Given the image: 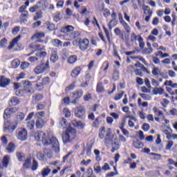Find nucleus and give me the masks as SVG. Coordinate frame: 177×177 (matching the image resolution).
I'll return each mask as SVG.
<instances>
[{"label": "nucleus", "instance_id": "obj_9", "mask_svg": "<svg viewBox=\"0 0 177 177\" xmlns=\"http://www.w3.org/2000/svg\"><path fill=\"white\" fill-rule=\"evenodd\" d=\"M80 50H86L89 48V39H81L80 44L79 45Z\"/></svg>", "mask_w": 177, "mask_h": 177}, {"label": "nucleus", "instance_id": "obj_64", "mask_svg": "<svg viewBox=\"0 0 177 177\" xmlns=\"http://www.w3.org/2000/svg\"><path fill=\"white\" fill-rule=\"evenodd\" d=\"M159 72H160V68H153L152 70V74H153V75H155L156 77H157V75H158Z\"/></svg>", "mask_w": 177, "mask_h": 177}, {"label": "nucleus", "instance_id": "obj_56", "mask_svg": "<svg viewBox=\"0 0 177 177\" xmlns=\"http://www.w3.org/2000/svg\"><path fill=\"white\" fill-rule=\"evenodd\" d=\"M138 41L139 42L140 48L141 49H143V48H145V42L143 41V37H139Z\"/></svg>", "mask_w": 177, "mask_h": 177}, {"label": "nucleus", "instance_id": "obj_45", "mask_svg": "<svg viewBox=\"0 0 177 177\" xmlns=\"http://www.w3.org/2000/svg\"><path fill=\"white\" fill-rule=\"evenodd\" d=\"M34 99H35V103H38V102H41V100L44 99V96L41 94H38L34 97Z\"/></svg>", "mask_w": 177, "mask_h": 177}, {"label": "nucleus", "instance_id": "obj_52", "mask_svg": "<svg viewBox=\"0 0 177 177\" xmlns=\"http://www.w3.org/2000/svg\"><path fill=\"white\" fill-rule=\"evenodd\" d=\"M12 66L14 67V68H17V67L20 66V61L17 59L12 61Z\"/></svg>", "mask_w": 177, "mask_h": 177}, {"label": "nucleus", "instance_id": "obj_44", "mask_svg": "<svg viewBox=\"0 0 177 177\" xmlns=\"http://www.w3.org/2000/svg\"><path fill=\"white\" fill-rule=\"evenodd\" d=\"M43 151L44 154H46L47 157H48V158H50L53 156V154L52 153V151L46 148H44Z\"/></svg>", "mask_w": 177, "mask_h": 177}, {"label": "nucleus", "instance_id": "obj_4", "mask_svg": "<svg viewBox=\"0 0 177 177\" xmlns=\"http://www.w3.org/2000/svg\"><path fill=\"white\" fill-rule=\"evenodd\" d=\"M17 128V121H14L10 122L9 121H6L4 122L3 129L5 132H10L12 133L15 129Z\"/></svg>", "mask_w": 177, "mask_h": 177}, {"label": "nucleus", "instance_id": "obj_12", "mask_svg": "<svg viewBox=\"0 0 177 177\" xmlns=\"http://www.w3.org/2000/svg\"><path fill=\"white\" fill-rule=\"evenodd\" d=\"M110 145L112 146V149L111 151V153H114L115 151H117L118 149H120V145H118V139H117V138L110 141Z\"/></svg>", "mask_w": 177, "mask_h": 177}, {"label": "nucleus", "instance_id": "obj_18", "mask_svg": "<svg viewBox=\"0 0 177 177\" xmlns=\"http://www.w3.org/2000/svg\"><path fill=\"white\" fill-rule=\"evenodd\" d=\"M111 17H112V20L110 21V22L109 24V30H111V28H113V27H114V26H115V23H116L115 19H117V14H115V12L112 13ZM111 23H113V24L112 25Z\"/></svg>", "mask_w": 177, "mask_h": 177}, {"label": "nucleus", "instance_id": "obj_11", "mask_svg": "<svg viewBox=\"0 0 177 177\" xmlns=\"http://www.w3.org/2000/svg\"><path fill=\"white\" fill-rule=\"evenodd\" d=\"M84 115H85V107L84 106L77 107V111L75 112V117H77V118H84Z\"/></svg>", "mask_w": 177, "mask_h": 177}, {"label": "nucleus", "instance_id": "obj_20", "mask_svg": "<svg viewBox=\"0 0 177 177\" xmlns=\"http://www.w3.org/2000/svg\"><path fill=\"white\" fill-rule=\"evenodd\" d=\"M80 73H81V67L77 66L71 72V75L73 78H77L80 75Z\"/></svg>", "mask_w": 177, "mask_h": 177}, {"label": "nucleus", "instance_id": "obj_13", "mask_svg": "<svg viewBox=\"0 0 177 177\" xmlns=\"http://www.w3.org/2000/svg\"><path fill=\"white\" fill-rule=\"evenodd\" d=\"M106 136H105V143L106 146H110V142L113 140V138H111V129H108L106 131Z\"/></svg>", "mask_w": 177, "mask_h": 177}, {"label": "nucleus", "instance_id": "obj_40", "mask_svg": "<svg viewBox=\"0 0 177 177\" xmlns=\"http://www.w3.org/2000/svg\"><path fill=\"white\" fill-rule=\"evenodd\" d=\"M102 167L99 165V163H97L94 165V171L96 172L97 174H100L102 172Z\"/></svg>", "mask_w": 177, "mask_h": 177}, {"label": "nucleus", "instance_id": "obj_51", "mask_svg": "<svg viewBox=\"0 0 177 177\" xmlns=\"http://www.w3.org/2000/svg\"><path fill=\"white\" fill-rule=\"evenodd\" d=\"M38 9H39V6H37V5H35L34 6L32 7H30L29 8V11L31 12V13H35V12H37V10H38Z\"/></svg>", "mask_w": 177, "mask_h": 177}, {"label": "nucleus", "instance_id": "obj_42", "mask_svg": "<svg viewBox=\"0 0 177 177\" xmlns=\"http://www.w3.org/2000/svg\"><path fill=\"white\" fill-rule=\"evenodd\" d=\"M139 37H142L140 35H136L135 34V32H133V33H131V41L134 42V41H136V39H137V41H138Z\"/></svg>", "mask_w": 177, "mask_h": 177}, {"label": "nucleus", "instance_id": "obj_24", "mask_svg": "<svg viewBox=\"0 0 177 177\" xmlns=\"http://www.w3.org/2000/svg\"><path fill=\"white\" fill-rule=\"evenodd\" d=\"M6 150L9 154H10V153H13V151H15V150H16V145H15V144L10 142L7 146Z\"/></svg>", "mask_w": 177, "mask_h": 177}, {"label": "nucleus", "instance_id": "obj_17", "mask_svg": "<svg viewBox=\"0 0 177 177\" xmlns=\"http://www.w3.org/2000/svg\"><path fill=\"white\" fill-rule=\"evenodd\" d=\"M46 55H47L46 52L43 51L42 49H41V50H37L35 56H37L38 60H39L41 59H45V57H46Z\"/></svg>", "mask_w": 177, "mask_h": 177}, {"label": "nucleus", "instance_id": "obj_33", "mask_svg": "<svg viewBox=\"0 0 177 177\" xmlns=\"http://www.w3.org/2000/svg\"><path fill=\"white\" fill-rule=\"evenodd\" d=\"M153 95H162L164 90L162 88H156L153 90Z\"/></svg>", "mask_w": 177, "mask_h": 177}, {"label": "nucleus", "instance_id": "obj_3", "mask_svg": "<svg viewBox=\"0 0 177 177\" xmlns=\"http://www.w3.org/2000/svg\"><path fill=\"white\" fill-rule=\"evenodd\" d=\"M44 117H45L44 111H40L35 113V118L36 119L35 127L37 129H42L44 127V125H45V121L44 120V119H42Z\"/></svg>", "mask_w": 177, "mask_h": 177}, {"label": "nucleus", "instance_id": "obj_35", "mask_svg": "<svg viewBox=\"0 0 177 177\" xmlns=\"http://www.w3.org/2000/svg\"><path fill=\"white\" fill-rule=\"evenodd\" d=\"M17 157L19 161H24L26 160V155L23 152H17Z\"/></svg>", "mask_w": 177, "mask_h": 177}, {"label": "nucleus", "instance_id": "obj_25", "mask_svg": "<svg viewBox=\"0 0 177 177\" xmlns=\"http://www.w3.org/2000/svg\"><path fill=\"white\" fill-rule=\"evenodd\" d=\"M19 103H20L19 98H17V97H12L9 102V105L10 106H17V104H19Z\"/></svg>", "mask_w": 177, "mask_h": 177}, {"label": "nucleus", "instance_id": "obj_34", "mask_svg": "<svg viewBox=\"0 0 177 177\" xmlns=\"http://www.w3.org/2000/svg\"><path fill=\"white\" fill-rule=\"evenodd\" d=\"M68 35L71 39H74L75 38H78V37H80V32L74 31L73 32L68 33Z\"/></svg>", "mask_w": 177, "mask_h": 177}, {"label": "nucleus", "instance_id": "obj_16", "mask_svg": "<svg viewBox=\"0 0 177 177\" xmlns=\"http://www.w3.org/2000/svg\"><path fill=\"white\" fill-rule=\"evenodd\" d=\"M20 38H21V35H18L17 37L14 38L12 42L10 43V44L8 46V49L9 50H11V49H13V47L15 46V45H16V44H17L19 41H20Z\"/></svg>", "mask_w": 177, "mask_h": 177}, {"label": "nucleus", "instance_id": "obj_57", "mask_svg": "<svg viewBox=\"0 0 177 177\" xmlns=\"http://www.w3.org/2000/svg\"><path fill=\"white\" fill-rule=\"evenodd\" d=\"M99 125H100V122H99V118H97L92 124V127H93V128H99Z\"/></svg>", "mask_w": 177, "mask_h": 177}, {"label": "nucleus", "instance_id": "obj_61", "mask_svg": "<svg viewBox=\"0 0 177 177\" xmlns=\"http://www.w3.org/2000/svg\"><path fill=\"white\" fill-rule=\"evenodd\" d=\"M172 146H174V141H168L167 145H166V150H171Z\"/></svg>", "mask_w": 177, "mask_h": 177}, {"label": "nucleus", "instance_id": "obj_60", "mask_svg": "<svg viewBox=\"0 0 177 177\" xmlns=\"http://www.w3.org/2000/svg\"><path fill=\"white\" fill-rule=\"evenodd\" d=\"M30 164H31V159L30 158H27L25 160V162L24 163V168H28V167H30Z\"/></svg>", "mask_w": 177, "mask_h": 177}, {"label": "nucleus", "instance_id": "obj_26", "mask_svg": "<svg viewBox=\"0 0 177 177\" xmlns=\"http://www.w3.org/2000/svg\"><path fill=\"white\" fill-rule=\"evenodd\" d=\"M100 12H104V16H105V17H107L111 15L110 10L107 8H104V4L101 5V8H100Z\"/></svg>", "mask_w": 177, "mask_h": 177}, {"label": "nucleus", "instance_id": "obj_50", "mask_svg": "<svg viewBox=\"0 0 177 177\" xmlns=\"http://www.w3.org/2000/svg\"><path fill=\"white\" fill-rule=\"evenodd\" d=\"M64 113L66 118H70V117L71 116V113L67 108L64 109Z\"/></svg>", "mask_w": 177, "mask_h": 177}, {"label": "nucleus", "instance_id": "obj_37", "mask_svg": "<svg viewBox=\"0 0 177 177\" xmlns=\"http://www.w3.org/2000/svg\"><path fill=\"white\" fill-rule=\"evenodd\" d=\"M26 127L29 129H32L34 128V127H35V121H34V120L28 121L26 123Z\"/></svg>", "mask_w": 177, "mask_h": 177}, {"label": "nucleus", "instance_id": "obj_55", "mask_svg": "<svg viewBox=\"0 0 177 177\" xmlns=\"http://www.w3.org/2000/svg\"><path fill=\"white\" fill-rule=\"evenodd\" d=\"M44 85H45L43 82H39L36 84V89L37 91H42L44 89Z\"/></svg>", "mask_w": 177, "mask_h": 177}, {"label": "nucleus", "instance_id": "obj_39", "mask_svg": "<svg viewBox=\"0 0 177 177\" xmlns=\"http://www.w3.org/2000/svg\"><path fill=\"white\" fill-rule=\"evenodd\" d=\"M39 19H42V11H37L36 12V15L34 17L33 20L37 21V20H39Z\"/></svg>", "mask_w": 177, "mask_h": 177}, {"label": "nucleus", "instance_id": "obj_28", "mask_svg": "<svg viewBox=\"0 0 177 177\" xmlns=\"http://www.w3.org/2000/svg\"><path fill=\"white\" fill-rule=\"evenodd\" d=\"M133 145L135 147V149H142L145 145L142 144V142H140L139 140H136L133 141Z\"/></svg>", "mask_w": 177, "mask_h": 177}, {"label": "nucleus", "instance_id": "obj_32", "mask_svg": "<svg viewBox=\"0 0 177 177\" xmlns=\"http://www.w3.org/2000/svg\"><path fill=\"white\" fill-rule=\"evenodd\" d=\"M53 46H55V48H59V46H62V42L59 39H55L52 41Z\"/></svg>", "mask_w": 177, "mask_h": 177}, {"label": "nucleus", "instance_id": "obj_8", "mask_svg": "<svg viewBox=\"0 0 177 177\" xmlns=\"http://www.w3.org/2000/svg\"><path fill=\"white\" fill-rule=\"evenodd\" d=\"M15 113H17V108H8L4 111L3 118H5V120H6V118H9V117H10L12 114H15Z\"/></svg>", "mask_w": 177, "mask_h": 177}, {"label": "nucleus", "instance_id": "obj_59", "mask_svg": "<svg viewBox=\"0 0 177 177\" xmlns=\"http://www.w3.org/2000/svg\"><path fill=\"white\" fill-rule=\"evenodd\" d=\"M105 133H106V130H105L104 127H102L101 131L99 134L100 139H103L104 138Z\"/></svg>", "mask_w": 177, "mask_h": 177}, {"label": "nucleus", "instance_id": "obj_10", "mask_svg": "<svg viewBox=\"0 0 177 177\" xmlns=\"http://www.w3.org/2000/svg\"><path fill=\"white\" fill-rule=\"evenodd\" d=\"M22 83L24 88H28V90L26 88L24 89V93H31V90H30V88L32 86V83L28 80H23Z\"/></svg>", "mask_w": 177, "mask_h": 177}, {"label": "nucleus", "instance_id": "obj_58", "mask_svg": "<svg viewBox=\"0 0 177 177\" xmlns=\"http://www.w3.org/2000/svg\"><path fill=\"white\" fill-rule=\"evenodd\" d=\"M6 44H8V39L6 38H3L0 41V46L1 48H5Z\"/></svg>", "mask_w": 177, "mask_h": 177}, {"label": "nucleus", "instance_id": "obj_14", "mask_svg": "<svg viewBox=\"0 0 177 177\" xmlns=\"http://www.w3.org/2000/svg\"><path fill=\"white\" fill-rule=\"evenodd\" d=\"M9 84H10V79H8L5 77V76H1L0 77V86H1V88L8 86Z\"/></svg>", "mask_w": 177, "mask_h": 177}, {"label": "nucleus", "instance_id": "obj_5", "mask_svg": "<svg viewBox=\"0 0 177 177\" xmlns=\"http://www.w3.org/2000/svg\"><path fill=\"white\" fill-rule=\"evenodd\" d=\"M49 68V61H46V64H40L39 66H37L34 69L35 74H42Z\"/></svg>", "mask_w": 177, "mask_h": 177}, {"label": "nucleus", "instance_id": "obj_2", "mask_svg": "<svg viewBox=\"0 0 177 177\" xmlns=\"http://www.w3.org/2000/svg\"><path fill=\"white\" fill-rule=\"evenodd\" d=\"M77 138V131L75 129L68 128L65 133L62 135V140L64 143H70Z\"/></svg>", "mask_w": 177, "mask_h": 177}, {"label": "nucleus", "instance_id": "obj_22", "mask_svg": "<svg viewBox=\"0 0 177 177\" xmlns=\"http://www.w3.org/2000/svg\"><path fill=\"white\" fill-rule=\"evenodd\" d=\"M10 161V156H5L2 160V165L4 168L8 167V165H9V162Z\"/></svg>", "mask_w": 177, "mask_h": 177}, {"label": "nucleus", "instance_id": "obj_48", "mask_svg": "<svg viewBox=\"0 0 177 177\" xmlns=\"http://www.w3.org/2000/svg\"><path fill=\"white\" fill-rule=\"evenodd\" d=\"M103 28L109 42H111V40H110V32H109V30L106 28L104 26H103Z\"/></svg>", "mask_w": 177, "mask_h": 177}, {"label": "nucleus", "instance_id": "obj_63", "mask_svg": "<svg viewBox=\"0 0 177 177\" xmlns=\"http://www.w3.org/2000/svg\"><path fill=\"white\" fill-rule=\"evenodd\" d=\"M50 82V79L49 77H44L42 79V83L44 85H48Z\"/></svg>", "mask_w": 177, "mask_h": 177}, {"label": "nucleus", "instance_id": "obj_23", "mask_svg": "<svg viewBox=\"0 0 177 177\" xmlns=\"http://www.w3.org/2000/svg\"><path fill=\"white\" fill-rule=\"evenodd\" d=\"M120 23L122 26H123L127 34H129V32H131V26H129V25H128V24H127V22H125L122 19L120 20Z\"/></svg>", "mask_w": 177, "mask_h": 177}, {"label": "nucleus", "instance_id": "obj_46", "mask_svg": "<svg viewBox=\"0 0 177 177\" xmlns=\"http://www.w3.org/2000/svg\"><path fill=\"white\" fill-rule=\"evenodd\" d=\"M140 97L144 99V100H151V96L147 94L141 93L140 94Z\"/></svg>", "mask_w": 177, "mask_h": 177}, {"label": "nucleus", "instance_id": "obj_31", "mask_svg": "<svg viewBox=\"0 0 177 177\" xmlns=\"http://www.w3.org/2000/svg\"><path fill=\"white\" fill-rule=\"evenodd\" d=\"M50 174V169L49 167H45L41 171V176L46 177Z\"/></svg>", "mask_w": 177, "mask_h": 177}, {"label": "nucleus", "instance_id": "obj_49", "mask_svg": "<svg viewBox=\"0 0 177 177\" xmlns=\"http://www.w3.org/2000/svg\"><path fill=\"white\" fill-rule=\"evenodd\" d=\"M91 151H92V144L88 145L86 148V153L87 156H91Z\"/></svg>", "mask_w": 177, "mask_h": 177}, {"label": "nucleus", "instance_id": "obj_15", "mask_svg": "<svg viewBox=\"0 0 177 177\" xmlns=\"http://www.w3.org/2000/svg\"><path fill=\"white\" fill-rule=\"evenodd\" d=\"M72 125L75 128H80L81 129H84L85 128V123H83L81 121H77L76 120L72 121Z\"/></svg>", "mask_w": 177, "mask_h": 177}, {"label": "nucleus", "instance_id": "obj_30", "mask_svg": "<svg viewBox=\"0 0 177 177\" xmlns=\"http://www.w3.org/2000/svg\"><path fill=\"white\" fill-rule=\"evenodd\" d=\"M82 95H84V91L82 90H78L73 93V97L74 99H80V97H82Z\"/></svg>", "mask_w": 177, "mask_h": 177}, {"label": "nucleus", "instance_id": "obj_29", "mask_svg": "<svg viewBox=\"0 0 177 177\" xmlns=\"http://www.w3.org/2000/svg\"><path fill=\"white\" fill-rule=\"evenodd\" d=\"M169 130H164L163 131V133H165V135H166V138L167 139H171V138L172 137V129H171L170 127H168Z\"/></svg>", "mask_w": 177, "mask_h": 177}, {"label": "nucleus", "instance_id": "obj_38", "mask_svg": "<svg viewBox=\"0 0 177 177\" xmlns=\"http://www.w3.org/2000/svg\"><path fill=\"white\" fill-rule=\"evenodd\" d=\"M76 62L77 57L75 55H71L68 59V62L69 63V64H74V63H75Z\"/></svg>", "mask_w": 177, "mask_h": 177}, {"label": "nucleus", "instance_id": "obj_6", "mask_svg": "<svg viewBox=\"0 0 177 177\" xmlns=\"http://www.w3.org/2000/svg\"><path fill=\"white\" fill-rule=\"evenodd\" d=\"M17 136L19 140H21L24 142V140H27V130L26 129L20 128L17 130Z\"/></svg>", "mask_w": 177, "mask_h": 177}, {"label": "nucleus", "instance_id": "obj_53", "mask_svg": "<svg viewBox=\"0 0 177 177\" xmlns=\"http://www.w3.org/2000/svg\"><path fill=\"white\" fill-rule=\"evenodd\" d=\"M142 52L144 55H151V53L153 52V48H145Z\"/></svg>", "mask_w": 177, "mask_h": 177}, {"label": "nucleus", "instance_id": "obj_41", "mask_svg": "<svg viewBox=\"0 0 177 177\" xmlns=\"http://www.w3.org/2000/svg\"><path fill=\"white\" fill-rule=\"evenodd\" d=\"M96 91L99 93H100L102 92H104V88H103V84H102V83L97 84Z\"/></svg>", "mask_w": 177, "mask_h": 177}, {"label": "nucleus", "instance_id": "obj_7", "mask_svg": "<svg viewBox=\"0 0 177 177\" xmlns=\"http://www.w3.org/2000/svg\"><path fill=\"white\" fill-rule=\"evenodd\" d=\"M27 6H22L19 8V12L21 13L20 15L21 23H26L27 21V16H28V11L26 10Z\"/></svg>", "mask_w": 177, "mask_h": 177}, {"label": "nucleus", "instance_id": "obj_62", "mask_svg": "<svg viewBox=\"0 0 177 177\" xmlns=\"http://www.w3.org/2000/svg\"><path fill=\"white\" fill-rule=\"evenodd\" d=\"M19 31H20V26H16L12 29V33L14 35H16L19 32Z\"/></svg>", "mask_w": 177, "mask_h": 177}, {"label": "nucleus", "instance_id": "obj_47", "mask_svg": "<svg viewBox=\"0 0 177 177\" xmlns=\"http://www.w3.org/2000/svg\"><path fill=\"white\" fill-rule=\"evenodd\" d=\"M153 110L155 114L156 115H158V117H161V115H162V111L158 110V109L157 107H156V106L153 107Z\"/></svg>", "mask_w": 177, "mask_h": 177}, {"label": "nucleus", "instance_id": "obj_36", "mask_svg": "<svg viewBox=\"0 0 177 177\" xmlns=\"http://www.w3.org/2000/svg\"><path fill=\"white\" fill-rule=\"evenodd\" d=\"M36 157L38 158V160H40V161H44L46 160V156L44 153H41V152H37L36 154Z\"/></svg>", "mask_w": 177, "mask_h": 177}, {"label": "nucleus", "instance_id": "obj_1", "mask_svg": "<svg viewBox=\"0 0 177 177\" xmlns=\"http://www.w3.org/2000/svg\"><path fill=\"white\" fill-rule=\"evenodd\" d=\"M35 140L36 142H41V140L44 146L52 145L53 150L55 151V153H59L60 151V144L59 143V140H57L56 138L50 136L49 133L46 134L44 133V131H39L35 133Z\"/></svg>", "mask_w": 177, "mask_h": 177}, {"label": "nucleus", "instance_id": "obj_27", "mask_svg": "<svg viewBox=\"0 0 177 177\" xmlns=\"http://www.w3.org/2000/svg\"><path fill=\"white\" fill-rule=\"evenodd\" d=\"M74 26H66L61 29V32L66 33V32H70V31H73Z\"/></svg>", "mask_w": 177, "mask_h": 177}, {"label": "nucleus", "instance_id": "obj_19", "mask_svg": "<svg viewBox=\"0 0 177 177\" xmlns=\"http://www.w3.org/2000/svg\"><path fill=\"white\" fill-rule=\"evenodd\" d=\"M45 37V33L44 32H37L35 33L31 39H41V38H44Z\"/></svg>", "mask_w": 177, "mask_h": 177}, {"label": "nucleus", "instance_id": "obj_43", "mask_svg": "<svg viewBox=\"0 0 177 177\" xmlns=\"http://www.w3.org/2000/svg\"><path fill=\"white\" fill-rule=\"evenodd\" d=\"M46 26L50 31H53V30H55V24H51L49 21L46 22Z\"/></svg>", "mask_w": 177, "mask_h": 177}, {"label": "nucleus", "instance_id": "obj_21", "mask_svg": "<svg viewBox=\"0 0 177 177\" xmlns=\"http://www.w3.org/2000/svg\"><path fill=\"white\" fill-rule=\"evenodd\" d=\"M50 60L53 63H56V62L59 60V56L57 55V53L56 51H53L51 53Z\"/></svg>", "mask_w": 177, "mask_h": 177}, {"label": "nucleus", "instance_id": "obj_54", "mask_svg": "<svg viewBox=\"0 0 177 177\" xmlns=\"http://www.w3.org/2000/svg\"><path fill=\"white\" fill-rule=\"evenodd\" d=\"M38 168V162L37 160H33L32 165V171H37Z\"/></svg>", "mask_w": 177, "mask_h": 177}]
</instances>
